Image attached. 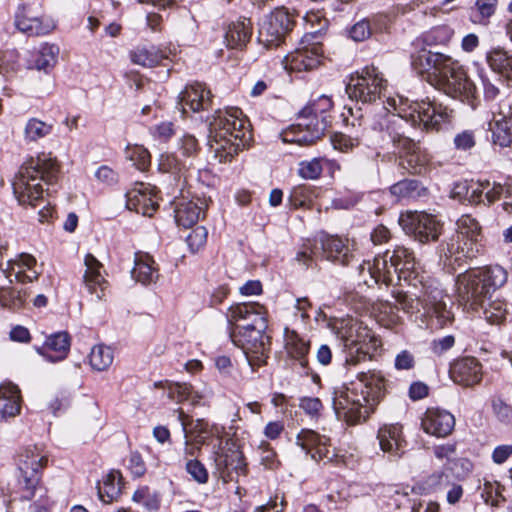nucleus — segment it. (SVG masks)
<instances>
[{
  "instance_id": "obj_24",
  "label": "nucleus",
  "mask_w": 512,
  "mask_h": 512,
  "mask_svg": "<svg viewBox=\"0 0 512 512\" xmlns=\"http://www.w3.org/2000/svg\"><path fill=\"white\" fill-rule=\"evenodd\" d=\"M296 443L306 453L311 454L314 460L327 459L331 461L335 456L333 451H330L329 438L319 435L313 430L303 429L296 438Z\"/></svg>"
},
{
  "instance_id": "obj_39",
  "label": "nucleus",
  "mask_w": 512,
  "mask_h": 512,
  "mask_svg": "<svg viewBox=\"0 0 512 512\" xmlns=\"http://www.w3.org/2000/svg\"><path fill=\"white\" fill-rule=\"evenodd\" d=\"M452 36L453 30L449 26H436L423 33L417 40V45L422 44L427 47L446 45L451 40Z\"/></svg>"
},
{
  "instance_id": "obj_32",
  "label": "nucleus",
  "mask_w": 512,
  "mask_h": 512,
  "mask_svg": "<svg viewBox=\"0 0 512 512\" xmlns=\"http://www.w3.org/2000/svg\"><path fill=\"white\" fill-rule=\"evenodd\" d=\"M285 348L289 357L297 360L306 373L312 371L307 357L310 350L309 341L302 339L295 331L286 329Z\"/></svg>"
},
{
  "instance_id": "obj_19",
  "label": "nucleus",
  "mask_w": 512,
  "mask_h": 512,
  "mask_svg": "<svg viewBox=\"0 0 512 512\" xmlns=\"http://www.w3.org/2000/svg\"><path fill=\"white\" fill-rule=\"evenodd\" d=\"M215 464L221 478L227 481H238L239 476L247 473L243 453L236 447H230L215 457Z\"/></svg>"
},
{
  "instance_id": "obj_16",
  "label": "nucleus",
  "mask_w": 512,
  "mask_h": 512,
  "mask_svg": "<svg viewBox=\"0 0 512 512\" xmlns=\"http://www.w3.org/2000/svg\"><path fill=\"white\" fill-rule=\"evenodd\" d=\"M345 350V366H356L365 361L369 355L367 338L372 339L367 328L358 323H352L340 333Z\"/></svg>"
},
{
  "instance_id": "obj_50",
  "label": "nucleus",
  "mask_w": 512,
  "mask_h": 512,
  "mask_svg": "<svg viewBox=\"0 0 512 512\" xmlns=\"http://www.w3.org/2000/svg\"><path fill=\"white\" fill-rule=\"evenodd\" d=\"M491 408L498 421L505 424L512 422V406L504 401L502 397L493 396L491 398Z\"/></svg>"
},
{
  "instance_id": "obj_9",
  "label": "nucleus",
  "mask_w": 512,
  "mask_h": 512,
  "mask_svg": "<svg viewBox=\"0 0 512 512\" xmlns=\"http://www.w3.org/2000/svg\"><path fill=\"white\" fill-rule=\"evenodd\" d=\"M384 109L389 112L392 108L396 115L407 119L411 126H423L426 131H439L443 124L450 122L447 107L430 100L412 101L407 97L397 95L389 97Z\"/></svg>"
},
{
  "instance_id": "obj_34",
  "label": "nucleus",
  "mask_w": 512,
  "mask_h": 512,
  "mask_svg": "<svg viewBox=\"0 0 512 512\" xmlns=\"http://www.w3.org/2000/svg\"><path fill=\"white\" fill-rule=\"evenodd\" d=\"M20 390L16 385L7 384L0 387V416L15 417L21 409Z\"/></svg>"
},
{
  "instance_id": "obj_23",
  "label": "nucleus",
  "mask_w": 512,
  "mask_h": 512,
  "mask_svg": "<svg viewBox=\"0 0 512 512\" xmlns=\"http://www.w3.org/2000/svg\"><path fill=\"white\" fill-rule=\"evenodd\" d=\"M125 197L126 207L143 216L151 217L159 207L152 189L144 183H139L126 192Z\"/></svg>"
},
{
  "instance_id": "obj_54",
  "label": "nucleus",
  "mask_w": 512,
  "mask_h": 512,
  "mask_svg": "<svg viewBox=\"0 0 512 512\" xmlns=\"http://www.w3.org/2000/svg\"><path fill=\"white\" fill-rule=\"evenodd\" d=\"M481 498L486 504L499 507L505 501V498L499 493L498 486L488 481H485L483 486H479Z\"/></svg>"
},
{
  "instance_id": "obj_43",
  "label": "nucleus",
  "mask_w": 512,
  "mask_h": 512,
  "mask_svg": "<svg viewBox=\"0 0 512 512\" xmlns=\"http://www.w3.org/2000/svg\"><path fill=\"white\" fill-rule=\"evenodd\" d=\"M498 0H476L470 9V20L474 24L487 25L496 11Z\"/></svg>"
},
{
  "instance_id": "obj_48",
  "label": "nucleus",
  "mask_w": 512,
  "mask_h": 512,
  "mask_svg": "<svg viewBox=\"0 0 512 512\" xmlns=\"http://www.w3.org/2000/svg\"><path fill=\"white\" fill-rule=\"evenodd\" d=\"M158 166L161 172L170 173L174 176V179H180L187 170L186 164L179 160L174 154L161 155Z\"/></svg>"
},
{
  "instance_id": "obj_64",
  "label": "nucleus",
  "mask_w": 512,
  "mask_h": 512,
  "mask_svg": "<svg viewBox=\"0 0 512 512\" xmlns=\"http://www.w3.org/2000/svg\"><path fill=\"white\" fill-rule=\"evenodd\" d=\"M299 407L308 415L317 417L323 405L321 400L317 397H303L300 399Z\"/></svg>"
},
{
  "instance_id": "obj_37",
  "label": "nucleus",
  "mask_w": 512,
  "mask_h": 512,
  "mask_svg": "<svg viewBox=\"0 0 512 512\" xmlns=\"http://www.w3.org/2000/svg\"><path fill=\"white\" fill-rule=\"evenodd\" d=\"M99 499L108 504L116 499L121 492L120 473L111 471L102 483L97 486Z\"/></svg>"
},
{
  "instance_id": "obj_53",
  "label": "nucleus",
  "mask_w": 512,
  "mask_h": 512,
  "mask_svg": "<svg viewBox=\"0 0 512 512\" xmlns=\"http://www.w3.org/2000/svg\"><path fill=\"white\" fill-rule=\"evenodd\" d=\"M330 140L334 149L345 153L352 151L360 144L358 137H351L340 132L332 134Z\"/></svg>"
},
{
  "instance_id": "obj_21",
  "label": "nucleus",
  "mask_w": 512,
  "mask_h": 512,
  "mask_svg": "<svg viewBox=\"0 0 512 512\" xmlns=\"http://www.w3.org/2000/svg\"><path fill=\"white\" fill-rule=\"evenodd\" d=\"M494 113L501 118L495 120L492 128L493 142L501 147H508L512 144V96L502 98Z\"/></svg>"
},
{
  "instance_id": "obj_8",
  "label": "nucleus",
  "mask_w": 512,
  "mask_h": 512,
  "mask_svg": "<svg viewBox=\"0 0 512 512\" xmlns=\"http://www.w3.org/2000/svg\"><path fill=\"white\" fill-rule=\"evenodd\" d=\"M59 176V165L56 159L47 155H40L30 158L20 167L18 174L13 181V191L21 204L36 205V201L42 199L44 189L41 182L48 188L53 186Z\"/></svg>"
},
{
  "instance_id": "obj_26",
  "label": "nucleus",
  "mask_w": 512,
  "mask_h": 512,
  "mask_svg": "<svg viewBox=\"0 0 512 512\" xmlns=\"http://www.w3.org/2000/svg\"><path fill=\"white\" fill-rule=\"evenodd\" d=\"M322 55L323 49L321 46L316 45L314 48L301 46L285 56V68L292 71L312 70L320 64Z\"/></svg>"
},
{
  "instance_id": "obj_58",
  "label": "nucleus",
  "mask_w": 512,
  "mask_h": 512,
  "mask_svg": "<svg viewBox=\"0 0 512 512\" xmlns=\"http://www.w3.org/2000/svg\"><path fill=\"white\" fill-rule=\"evenodd\" d=\"M506 185L497 182L483 181V188L487 204L490 205L505 195Z\"/></svg>"
},
{
  "instance_id": "obj_52",
  "label": "nucleus",
  "mask_w": 512,
  "mask_h": 512,
  "mask_svg": "<svg viewBox=\"0 0 512 512\" xmlns=\"http://www.w3.org/2000/svg\"><path fill=\"white\" fill-rule=\"evenodd\" d=\"M185 470L198 484H206L209 480L206 467L197 459H188L185 463Z\"/></svg>"
},
{
  "instance_id": "obj_44",
  "label": "nucleus",
  "mask_w": 512,
  "mask_h": 512,
  "mask_svg": "<svg viewBox=\"0 0 512 512\" xmlns=\"http://www.w3.org/2000/svg\"><path fill=\"white\" fill-rule=\"evenodd\" d=\"M165 58L166 56L155 47L138 48L131 53L132 62L143 67H154Z\"/></svg>"
},
{
  "instance_id": "obj_27",
  "label": "nucleus",
  "mask_w": 512,
  "mask_h": 512,
  "mask_svg": "<svg viewBox=\"0 0 512 512\" xmlns=\"http://www.w3.org/2000/svg\"><path fill=\"white\" fill-rule=\"evenodd\" d=\"M398 152L402 166L410 173L422 174L427 170L430 158L413 138L410 144L402 146Z\"/></svg>"
},
{
  "instance_id": "obj_45",
  "label": "nucleus",
  "mask_w": 512,
  "mask_h": 512,
  "mask_svg": "<svg viewBox=\"0 0 512 512\" xmlns=\"http://www.w3.org/2000/svg\"><path fill=\"white\" fill-rule=\"evenodd\" d=\"M114 359L113 351L105 345H96L91 349L89 360L91 367L97 371H104L110 367Z\"/></svg>"
},
{
  "instance_id": "obj_11",
  "label": "nucleus",
  "mask_w": 512,
  "mask_h": 512,
  "mask_svg": "<svg viewBox=\"0 0 512 512\" xmlns=\"http://www.w3.org/2000/svg\"><path fill=\"white\" fill-rule=\"evenodd\" d=\"M370 127L375 133V141L381 148L392 146L395 150H399L402 146L410 144L412 139L411 126L407 119L399 115L384 112L375 117Z\"/></svg>"
},
{
  "instance_id": "obj_22",
  "label": "nucleus",
  "mask_w": 512,
  "mask_h": 512,
  "mask_svg": "<svg viewBox=\"0 0 512 512\" xmlns=\"http://www.w3.org/2000/svg\"><path fill=\"white\" fill-rule=\"evenodd\" d=\"M212 93L205 84L195 82L187 85L179 95L178 104L182 113H187V108L192 112L208 110L212 105Z\"/></svg>"
},
{
  "instance_id": "obj_2",
  "label": "nucleus",
  "mask_w": 512,
  "mask_h": 512,
  "mask_svg": "<svg viewBox=\"0 0 512 512\" xmlns=\"http://www.w3.org/2000/svg\"><path fill=\"white\" fill-rule=\"evenodd\" d=\"M507 279V271L499 265L467 270L457 277L459 302L467 311L482 312L488 323L503 324L511 306L504 299L491 300V294L501 288Z\"/></svg>"
},
{
  "instance_id": "obj_55",
  "label": "nucleus",
  "mask_w": 512,
  "mask_h": 512,
  "mask_svg": "<svg viewBox=\"0 0 512 512\" xmlns=\"http://www.w3.org/2000/svg\"><path fill=\"white\" fill-rule=\"evenodd\" d=\"M323 171L321 159L314 158L310 161H302L299 164L298 173L304 179H317Z\"/></svg>"
},
{
  "instance_id": "obj_12",
  "label": "nucleus",
  "mask_w": 512,
  "mask_h": 512,
  "mask_svg": "<svg viewBox=\"0 0 512 512\" xmlns=\"http://www.w3.org/2000/svg\"><path fill=\"white\" fill-rule=\"evenodd\" d=\"M387 81L382 72L375 66H366L361 72L352 75L346 86V93L350 99L362 103H373L381 98Z\"/></svg>"
},
{
  "instance_id": "obj_35",
  "label": "nucleus",
  "mask_w": 512,
  "mask_h": 512,
  "mask_svg": "<svg viewBox=\"0 0 512 512\" xmlns=\"http://www.w3.org/2000/svg\"><path fill=\"white\" fill-rule=\"evenodd\" d=\"M58 54L59 48L56 45L46 43L32 56L28 68L48 73L55 66Z\"/></svg>"
},
{
  "instance_id": "obj_49",
  "label": "nucleus",
  "mask_w": 512,
  "mask_h": 512,
  "mask_svg": "<svg viewBox=\"0 0 512 512\" xmlns=\"http://www.w3.org/2000/svg\"><path fill=\"white\" fill-rule=\"evenodd\" d=\"M313 189L307 185L294 187L289 195L288 201L293 208H301L312 202Z\"/></svg>"
},
{
  "instance_id": "obj_42",
  "label": "nucleus",
  "mask_w": 512,
  "mask_h": 512,
  "mask_svg": "<svg viewBox=\"0 0 512 512\" xmlns=\"http://www.w3.org/2000/svg\"><path fill=\"white\" fill-rule=\"evenodd\" d=\"M392 195L400 198H417L426 194V189L418 180L405 179L390 187Z\"/></svg>"
},
{
  "instance_id": "obj_36",
  "label": "nucleus",
  "mask_w": 512,
  "mask_h": 512,
  "mask_svg": "<svg viewBox=\"0 0 512 512\" xmlns=\"http://www.w3.org/2000/svg\"><path fill=\"white\" fill-rule=\"evenodd\" d=\"M154 264V260L148 254L137 256L134 268L131 271L132 277L144 285L155 282L158 278V272Z\"/></svg>"
},
{
  "instance_id": "obj_57",
  "label": "nucleus",
  "mask_w": 512,
  "mask_h": 512,
  "mask_svg": "<svg viewBox=\"0 0 512 512\" xmlns=\"http://www.w3.org/2000/svg\"><path fill=\"white\" fill-rule=\"evenodd\" d=\"M208 231L204 226L193 229L186 238L187 244L192 252H197L207 241Z\"/></svg>"
},
{
  "instance_id": "obj_30",
  "label": "nucleus",
  "mask_w": 512,
  "mask_h": 512,
  "mask_svg": "<svg viewBox=\"0 0 512 512\" xmlns=\"http://www.w3.org/2000/svg\"><path fill=\"white\" fill-rule=\"evenodd\" d=\"M70 349V336L67 332H57L47 337L43 346L35 347L38 354L51 362L64 359Z\"/></svg>"
},
{
  "instance_id": "obj_29",
  "label": "nucleus",
  "mask_w": 512,
  "mask_h": 512,
  "mask_svg": "<svg viewBox=\"0 0 512 512\" xmlns=\"http://www.w3.org/2000/svg\"><path fill=\"white\" fill-rule=\"evenodd\" d=\"M86 266L83 275V283L91 294H96L97 299L102 300L105 297L107 281L101 274L102 264L92 254H87L84 259Z\"/></svg>"
},
{
  "instance_id": "obj_46",
  "label": "nucleus",
  "mask_w": 512,
  "mask_h": 512,
  "mask_svg": "<svg viewBox=\"0 0 512 512\" xmlns=\"http://www.w3.org/2000/svg\"><path fill=\"white\" fill-rule=\"evenodd\" d=\"M53 124L44 122L37 118H31L27 121L24 129L26 141L35 142L46 137L52 132Z\"/></svg>"
},
{
  "instance_id": "obj_15",
  "label": "nucleus",
  "mask_w": 512,
  "mask_h": 512,
  "mask_svg": "<svg viewBox=\"0 0 512 512\" xmlns=\"http://www.w3.org/2000/svg\"><path fill=\"white\" fill-rule=\"evenodd\" d=\"M294 20L287 10L280 8L270 13L259 29V41L266 47H277L292 31Z\"/></svg>"
},
{
  "instance_id": "obj_3",
  "label": "nucleus",
  "mask_w": 512,
  "mask_h": 512,
  "mask_svg": "<svg viewBox=\"0 0 512 512\" xmlns=\"http://www.w3.org/2000/svg\"><path fill=\"white\" fill-rule=\"evenodd\" d=\"M385 378L379 371L360 372L357 381L334 388L332 404L339 420L348 425L365 422L386 393Z\"/></svg>"
},
{
  "instance_id": "obj_40",
  "label": "nucleus",
  "mask_w": 512,
  "mask_h": 512,
  "mask_svg": "<svg viewBox=\"0 0 512 512\" xmlns=\"http://www.w3.org/2000/svg\"><path fill=\"white\" fill-rule=\"evenodd\" d=\"M454 236L459 239L481 241L482 228L475 218L465 214L457 220V233Z\"/></svg>"
},
{
  "instance_id": "obj_5",
  "label": "nucleus",
  "mask_w": 512,
  "mask_h": 512,
  "mask_svg": "<svg viewBox=\"0 0 512 512\" xmlns=\"http://www.w3.org/2000/svg\"><path fill=\"white\" fill-rule=\"evenodd\" d=\"M231 341L241 348L251 366L262 365L267 358L269 337L266 309L257 302L231 306L228 314Z\"/></svg>"
},
{
  "instance_id": "obj_41",
  "label": "nucleus",
  "mask_w": 512,
  "mask_h": 512,
  "mask_svg": "<svg viewBox=\"0 0 512 512\" xmlns=\"http://www.w3.org/2000/svg\"><path fill=\"white\" fill-rule=\"evenodd\" d=\"M452 196L462 200V197L470 204H479L484 202L485 194L483 181L467 185L466 183L457 184L453 189Z\"/></svg>"
},
{
  "instance_id": "obj_25",
  "label": "nucleus",
  "mask_w": 512,
  "mask_h": 512,
  "mask_svg": "<svg viewBox=\"0 0 512 512\" xmlns=\"http://www.w3.org/2000/svg\"><path fill=\"white\" fill-rule=\"evenodd\" d=\"M423 430L436 437H446L454 429L455 418L446 410L431 408L427 409L421 420Z\"/></svg>"
},
{
  "instance_id": "obj_1",
  "label": "nucleus",
  "mask_w": 512,
  "mask_h": 512,
  "mask_svg": "<svg viewBox=\"0 0 512 512\" xmlns=\"http://www.w3.org/2000/svg\"><path fill=\"white\" fill-rule=\"evenodd\" d=\"M415 257L411 250L404 246H395L374 258L373 262L359 265L360 273L366 270L375 283L389 286L396 276L399 282L404 281L412 288L411 291L393 290L392 295L399 307L408 314H419L421 317H435L438 326L444 327L453 320L452 312L444 302L443 290L433 283L423 281L415 270Z\"/></svg>"
},
{
  "instance_id": "obj_31",
  "label": "nucleus",
  "mask_w": 512,
  "mask_h": 512,
  "mask_svg": "<svg viewBox=\"0 0 512 512\" xmlns=\"http://www.w3.org/2000/svg\"><path fill=\"white\" fill-rule=\"evenodd\" d=\"M175 221L179 226L190 228L204 215L203 202L181 199L174 203Z\"/></svg>"
},
{
  "instance_id": "obj_10",
  "label": "nucleus",
  "mask_w": 512,
  "mask_h": 512,
  "mask_svg": "<svg viewBox=\"0 0 512 512\" xmlns=\"http://www.w3.org/2000/svg\"><path fill=\"white\" fill-rule=\"evenodd\" d=\"M318 259H326L342 266L350 265L355 255L341 238L324 236L319 241L308 240L296 254L295 260L305 267H310Z\"/></svg>"
},
{
  "instance_id": "obj_38",
  "label": "nucleus",
  "mask_w": 512,
  "mask_h": 512,
  "mask_svg": "<svg viewBox=\"0 0 512 512\" xmlns=\"http://www.w3.org/2000/svg\"><path fill=\"white\" fill-rule=\"evenodd\" d=\"M168 397L180 403L190 401L191 405H197L203 398V395L194 391L193 387L188 383H171L167 387Z\"/></svg>"
},
{
  "instance_id": "obj_60",
  "label": "nucleus",
  "mask_w": 512,
  "mask_h": 512,
  "mask_svg": "<svg viewBox=\"0 0 512 512\" xmlns=\"http://www.w3.org/2000/svg\"><path fill=\"white\" fill-rule=\"evenodd\" d=\"M372 34V24L369 19H363L350 30V36L354 41H364Z\"/></svg>"
},
{
  "instance_id": "obj_7",
  "label": "nucleus",
  "mask_w": 512,
  "mask_h": 512,
  "mask_svg": "<svg viewBox=\"0 0 512 512\" xmlns=\"http://www.w3.org/2000/svg\"><path fill=\"white\" fill-rule=\"evenodd\" d=\"M47 461L36 446L27 447L19 454L16 492L20 500L32 501L29 512H50L52 500L41 473Z\"/></svg>"
},
{
  "instance_id": "obj_63",
  "label": "nucleus",
  "mask_w": 512,
  "mask_h": 512,
  "mask_svg": "<svg viewBox=\"0 0 512 512\" xmlns=\"http://www.w3.org/2000/svg\"><path fill=\"white\" fill-rule=\"evenodd\" d=\"M321 27L318 30L310 31L305 33V35L301 39V46H307L309 48H314V46H321L322 47V33L328 26V21L325 19L322 24H320Z\"/></svg>"
},
{
  "instance_id": "obj_56",
  "label": "nucleus",
  "mask_w": 512,
  "mask_h": 512,
  "mask_svg": "<svg viewBox=\"0 0 512 512\" xmlns=\"http://www.w3.org/2000/svg\"><path fill=\"white\" fill-rule=\"evenodd\" d=\"M18 58V52L15 50L0 52V74L7 75L17 71L19 68Z\"/></svg>"
},
{
  "instance_id": "obj_17",
  "label": "nucleus",
  "mask_w": 512,
  "mask_h": 512,
  "mask_svg": "<svg viewBox=\"0 0 512 512\" xmlns=\"http://www.w3.org/2000/svg\"><path fill=\"white\" fill-rule=\"evenodd\" d=\"M449 373L454 383L472 388L482 381L483 366L475 357L466 356L455 360L450 366Z\"/></svg>"
},
{
  "instance_id": "obj_61",
  "label": "nucleus",
  "mask_w": 512,
  "mask_h": 512,
  "mask_svg": "<svg viewBox=\"0 0 512 512\" xmlns=\"http://www.w3.org/2000/svg\"><path fill=\"white\" fill-rule=\"evenodd\" d=\"M179 149L184 156L195 157L200 150V146L195 136L185 134L180 140Z\"/></svg>"
},
{
  "instance_id": "obj_4",
  "label": "nucleus",
  "mask_w": 512,
  "mask_h": 512,
  "mask_svg": "<svg viewBox=\"0 0 512 512\" xmlns=\"http://www.w3.org/2000/svg\"><path fill=\"white\" fill-rule=\"evenodd\" d=\"M411 65L418 74L433 76L438 89L446 95L474 106L476 86L451 56L423 45L412 53Z\"/></svg>"
},
{
  "instance_id": "obj_51",
  "label": "nucleus",
  "mask_w": 512,
  "mask_h": 512,
  "mask_svg": "<svg viewBox=\"0 0 512 512\" xmlns=\"http://www.w3.org/2000/svg\"><path fill=\"white\" fill-rule=\"evenodd\" d=\"M178 419L181 422L183 431L185 433V445H184V449H183V456L186 459V461L188 459H196L195 457L198 455L201 448L199 446L192 445L187 439L188 438L187 429L191 422V417L188 414H186L182 409H179L178 410Z\"/></svg>"
},
{
  "instance_id": "obj_33",
  "label": "nucleus",
  "mask_w": 512,
  "mask_h": 512,
  "mask_svg": "<svg viewBox=\"0 0 512 512\" xmlns=\"http://www.w3.org/2000/svg\"><path fill=\"white\" fill-rule=\"evenodd\" d=\"M251 34L252 24L250 19H239L228 26L225 40L230 48L239 49L249 42Z\"/></svg>"
},
{
  "instance_id": "obj_14",
  "label": "nucleus",
  "mask_w": 512,
  "mask_h": 512,
  "mask_svg": "<svg viewBox=\"0 0 512 512\" xmlns=\"http://www.w3.org/2000/svg\"><path fill=\"white\" fill-rule=\"evenodd\" d=\"M16 28L28 36H40L50 33L55 24L42 13L41 1H32L31 5H19L15 14Z\"/></svg>"
},
{
  "instance_id": "obj_18",
  "label": "nucleus",
  "mask_w": 512,
  "mask_h": 512,
  "mask_svg": "<svg viewBox=\"0 0 512 512\" xmlns=\"http://www.w3.org/2000/svg\"><path fill=\"white\" fill-rule=\"evenodd\" d=\"M481 241L459 239L452 236L446 243L440 246V256L445 257L449 265L457 263L461 265L467 259L475 258L481 251Z\"/></svg>"
},
{
  "instance_id": "obj_28",
  "label": "nucleus",
  "mask_w": 512,
  "mask_h": 512,
  "mask_svg": "<svg viewBox=\"0 0 512 512\" xmlns=\"http://www.w3.org/2000/svg\"><path fill=\"white\" fill-rule=\"evenodd\" d=\"M377 438L383 452L395 458H399L404 454L406 441L402 437L401 425H384L379 429Z\"/></svg>"
},
{
  "instance_id": "obj_6",
  "label": "nucleus",
  "mask_w": 512,
  "mask_h": 512,
  "mask_svg": "<svg viewBox=\"0 0 512 512\" xmlns=\"http://www.w3.org/2000/svg\"><path fill=\"white\" fill-rule=\"evenodd\" d=\"M209 121L208 149L220 163L230 162L249 143L251 133L241 109L216 110Z\"/></svg>"
},
{
  "instance_id": "obj_13",
  "label": "nucleus",
  "mask_w": 512,
  "mask_h": 512,
  "mask_svg": "<svg viewBox=\"0 0 512 512\" xmlns=\"http://www.w3.org/2000/svg\"><path fill=\"white\" fill-rule=\"evenodd\" d=\"M403 231L420 243L436 241L441 234L442 225L437 219L425 212L407 211L399 217Z\"/></svg>"
},
{
  "instance_id": "obj_47",
  "label": "nucleus",
  "mask_w": 512,
  "mask_h": 512,
  "mask_svg": "<svg viewBox=\"0 0 512 512\" xmlns=\"http://www.w3.org/2000/svg\"><path fill=\"white\" fill-rule=\"evenodd\" d=\"M27 292L12 287H0V305L9 309H19L26 301Z\"/></svg>"
},
{
  "instance_id": "obj_59",
  "label": "nucleus",
  "mask_w": 512,
  "mask_h": 512,
  "mask_svg": "<svg viewBox=\"0 0 512 512\" xmlns=\"http://www.w3.org/2000/svg\"><path fill=\"white\" fill-rule=\"evenodd\" d=\"M129 158L139 170H145L150 165V153L141 146L132 148Z\"/></svg>"
},
{
  "instance_id": "obj_62",
  "label": "nucleus",
  "mask_w": 512,
  "mask_h": 512,
  "mask_svg": "<svg viewBox=\"0 0 512 512\" xmlns=\"http://www.w3.org/2000/svg\"><path fill=\"white\" fill-rule=\"evenodd\" d=\"M476 144L475 134L471 130H464L454 137V145L458 150H470Z\"/></svg>"
},
{
  "instance_id": "obj_20",
  "label": "nucleus",
  "mask_w": 512,
  "mask_h": 512,
  "mask_svg": "<svg viewBox=\"0 0 512 512\" xmlns=\"http://www.w3.org/2000/svg\"><path fill=\"white\" fill-rule=\"evenodd\" d=\"M296 124L298 129L304 134L302 141L309 145L319 140L326 129L325 117L319 115L317 105L304 107L299 113Z\"/></svg>"
}]
</instances>
